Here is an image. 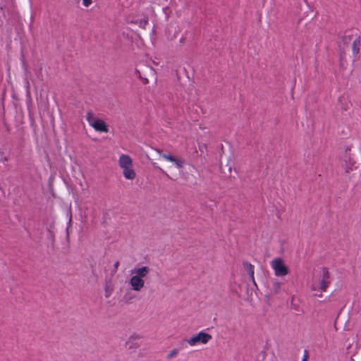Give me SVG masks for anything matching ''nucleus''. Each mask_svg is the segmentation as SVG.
Returning a JSON list of instances; mask_svg holds the SVG:
<instances>
[{
  "label": "nucleus",
  "mask_w": 361,
  "mask_h": 361,
  "mask_svg": "<svg viewBox=\"0 0 361 361\" xmlns=\"http://www.w3.org/2000/svg\"><path fill=\"white\" fill-rule=\"evenodd\" d=\"M150 272V268L147 266L135 267L130 271V279L128 283L130 288L136 292H140L145 287V279Z\"/></svg>",
  "instance_id": "f257e3e1"
},
{
  "label": "nucleus",
  "mask_w": 361,
  "mask_h": 361,
  "mask_svg": "<svg viewBox=\"0 0 361 361\" xmlns=\"http://www.w3.org/2000/svg\"><path fill=\"white\" fill-rule=\"evenodd\" d=\"M331 277L326 268H322L317 271L313 276L311 289L314 291L325 292L331 283Z\"/></svg>",
  "instance_id": "f03ea898"
},
{
  "label": "nucleus",
  "mask_w": 361,
  "mask_h": 361,
  "mask_svg": "<svg viewBox=\"0 0 361 361\" xmlns=\"http://www.w3.org/2000/svg\"><path fill=\"white\" fill-rule=\"evenodd\" d=\"M118 165L123 170V176L128 180H133L136 173L133 169V163L131 157L127 154H121L118 159Z\"/></svg>",
  "instance_id": "7ed1b4c3"
},
{
  "label": "nucleus",
  "mask_w": 361,
  "mask_h": 361,
  "mask_svg": "<svg viewBox=\"0 0 361 361\" xmlns=\"http://www.w3.org/2000/svg\"><path fill=\"white\" fill-rule=\"evenodd\" d=\"M212 338V337L210 334L202 331L189 338L183 340V345L187 343L192 347L199 344H207Z\"/></svg>",
  "instance_id": "20e7f679"
},
{
  "label": "nucleus",
  "mask_w": 361,
  "mask_h": 361,
  "mask_svg": "<svg viewBox=\"0 0 361 361\" xmlns=\"http://www.w3.org/2000/svg\"><path fill=\"white\" fill-rule=\"evenodd\" d=\"M270 266L274 271V274L278 277H283L288 274V267L285 264L281 258H274L270 262Z\"/></svg>",
  "instance_id": "39448f33"
},
{
  "label": "nucleus",
  "mask_w": 361,
  "mask_h": 361,
  "mask_svg": "<svg viewBox=\"0 0 361 361\" xmlns=\"http://www.w3.org/2000/svg\"><path fill=\"white\" fill-rule=\"evenodd\" d=\"M87 121L90 126L96 131L107 133L108 128L105 122L94 116L92 111H88L86 116Z\"/></svg>",
  "instance_id": "423d86ee"
},
{
  "label": "nucleus",
  "mask_w": 361,
  "mask_h": 361,
  "mask_svg": "<svg viewBox=\"0 0 361 361\" xmlns=\"http://www.w3.org/2000/svg\"><path fill=\"white\" fill-rule=\"evenodd\" d=\"M140 346V338L138 336H132L126 343V348L130 353L135 351Z\"/></svg>",
  "instance_id": "0eeeda50"
},
{
  "label": "nucleus",
  "mask_w": 361,
  "mask_h": 361,
  "mask_svg": "<svg viewBox=\"0 0 361 361\" xmlns=\"http://www.w3.org/2000/svg\"><path fill=\"white\" fill-rule=\"evenodd\" d=\"M126 22L128 23L137 25L140 27L145 28V26L147 25L148 22V19L146 16L138 18L136 16H133L132 15H129L126 17Z\"/></svg>",
  "instance_id": "6e6552de"
},
{
  "label": "nucleus",
  "mask_w": 361,
  "mask_h": 361,
  "mask_svg": "<svg viewBox=\"0 0 361 361\" xmlns=\"http://www.w3.org/2000/svg\"><path fill=\"white\" fill-rule=\"evenodd\" d=\"M361 44V40L360 36H355L353 40L352 44V51L354 57V60H357L360 52V47Z\"/></svg>",
  "instance_id": "1a4fd4ad"
},
{
  "label": "nucleus",
  "mask_w": 361,
  "mask_h": 361,
  "mask_svg": "<svg viewBox=\"0 0 361 361\" xmlns=\"http://www.w3.org/2000/svg\"><path fill=\"white\" fill-rule=\"evenodd\" d=\"M244 266L247 268L248 274L250 276V278L252 280L253 285L257 287V283H256V281L255 280V277H254V274H255L254 266L249 262L244 263Z\"/></svg>",
  "instance_id": "9d476101"
},
{
  "label": "nucleus",
  "mask_w": 361,
  "mask_h": 361,
  "mask_svg": "<svg viewBox=\"0 0 361 361\" xmlns=\"http://www.w3.org/2000/svg\"><path fill=\"white\" fill-rule=\"evenodd\" d=\"M283 285V283L282 282H280L277 280L274 281L273 283H272V288H271V291L274 293H279V291L281 290V286Z\"/></svg>",
  "instance_id": "9b49d317"
},
{
  "label": "nucleus",
  "mask_w": 361,
  "mask_h": 361,
  "mask_svg": "<svg viewBox=\"0 0 361 361\" xmlns=\"http://www.w3.org/2000/svg\"><path fill=\"white\" fill-rule=\"evenodd\" d=\"M156 152H157V154L159 155V157L161 158H163V159H164L166 161H170V162L171 161H173V159L174 156L171 155V154H164L159 149H156Z\"/></svg>",
  "instance_id": "f8f14e48"
},
{
  "label": "nucleus",
  "mask_w": 361,
  "mask_h": 361,
  "mask_svg": "<svg viewBox=\"0 0 361 361\" xmlns=\"http://www.w3.org/2000/svg\"><path fill=\"white\" fill-rule=\"evenodd\" d=\"M171 162L173 163L175 166L178 169L183 168L184 165V161L176 157H173V161H171Z\"/></svg>",
  "instance_id": "ddd939ff"
},
{
  "label": "nucleus",
  "mask_w": 361,
  "mask_h": 361,
  "mask_svg": "<svg viewBox=\"0 0 361 361\" xmlns=\"http://www.w3.org/2000/svg\"><path fill=\"white\" fill-rule=\"evenodd\" d=\"M179 353V350L178 348H173L172 350H171L166 355V358L168 360L173 359L176 357Z\"/></svg>",
  "instance_id": "4468645a"
},
{
  "label": "nucleus",
  "mask_w": 361,
  "mask_h": 361,
  "mask_svg": "<svg viewBox=\"0 0 361 361\" xmlns=\"http://www.w3.org/2000/svg\"><path fill=\"white\" fill-rule=\"evenodd\" d=\"M354 39L353 36L351 35H345L342 37V42L344 44H349L351 41H353Z\"/></svg>",
  "instance_id": "2eb2a0df"
},
{
  "label": "nucleus",
  "mask_w": 361,
  "mask_h": 361,
  "mask_svg": "<svg viewBox=\"0 0 361 361\" xmlns=\"http://www.w3.org/2000/svg\"><path fill=\"white\" fill-rule=\"evenodd\" d=\"M82 4L85 7H88L92 4V0H82Z\"/></svg>",
  "instance_id": "dca6fc26"
},
{
  "label": "nucleus",
  "mask_w": 361,
  "mask_h": 361,
  "mask_svg": "<svg viewBox=\"0 0 361 361\" xmlns=\"http://www.w3.org/2000/svg\"><path fill=\"white\" fill-rule=\"evenodd\" d=\"M111 294V290H109V288H106V290H105V296H106V298H109Z\"/></svg>",
  "instance_id": "f3484780"
},
{
  "label": "nucleus",
  "mask_w": 361,
  "mask_h": 361,
  "mask_svg": "<svg viewBox=\"0 0 361 361\" xmlns=\"http://www.w3.org/2000/svg\"><path fill=\"white\" fill-rule=\"evenodd\" d=\"M309 357L307 352L305 350L302 361H307Z\"/></svg>",
  "instance_id": "a211bd4d"
},
{
  "label": "nucleus",
  "mask_w": 361,
  "mask_h": 361,
  "mask_svg": "<svg viewBox=\"0 0 361 361\" xmlns=\"http://www.w3.org/2000/svg\"><path fill=\"white\" fill-rule=\"evenodd\" d=\"M118 266H119V262L117 261L114 264V272H116L117 271Z\"/></svg>",
  "instance_id": "6ab92c4d"
},
{
  "label": "nucleus",
  "mask_w": 361,
  "mask_h": 361,
  "mask_svg": "<svg viewBox=\"0 0 361 361\" xmlns=\"http://www.w3.org/2000/svg\"><path fill=\"white\" fill-rule=\"evenodd\" d=\"M71 222V218L70 217V219H69V221H68V224H70Z\"/></svg>",
  "instance_id": "aec40b11"
},
{
  "label": "nucleus",
  "mask_w": 361,
  "mask_h": 361,
  "mask_svg": "<svg viewBox=\"0 0 361 361\" xmlns=\"http://www.w3.org/2000/svg\"><path fill=\"white\" fill-rule=\"evenodd\" d=\"M152 165H153L154 167H157V166H156V164H155V163H152Z\"/></svg>",
  "instance_id": "412c9836"
}]
</instances>
